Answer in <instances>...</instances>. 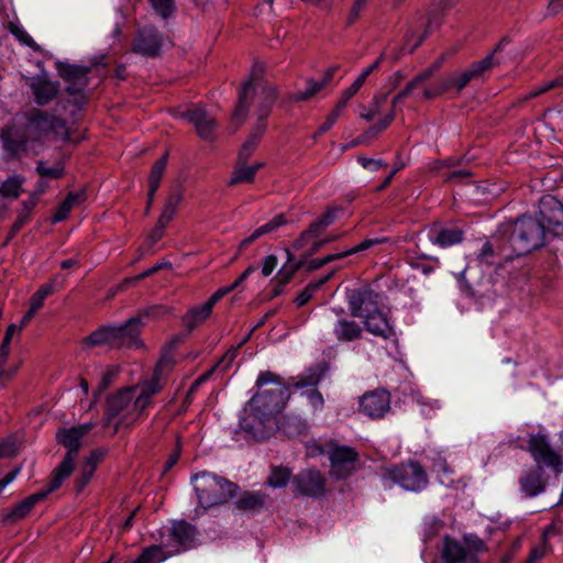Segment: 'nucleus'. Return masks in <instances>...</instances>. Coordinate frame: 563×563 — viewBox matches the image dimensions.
Instances as JSON below:
<instances>
[{
	"label": "nucleus",
	"mask_w": 563,
	"mask_h": 563,
	"mask_svg": "<svg viewBox=\"0 0 563 563\" xmlns=\"http://www.w3.org/2000/svg\"><path fill=\"white\" fill-rule=\"evenodd\" d=\"M197 534L198 530L194 525L184 519L175 520L168 534V541L175 544L176 552L187 551L195 547Z\"/></svg>",
	"instance_id": "nucleus-22"
},
{
	"label": "nucleus",
	"mask_w": 563,
	"mask_h": 563,
	"mask_svg": "<svg viewBox=\"0 0 563 563\" xmlns=\"http://www.w3.org/2000/svg\"><path fill=\"white\" fill-rule=\"evenodd\" d=\"M63 484L51 476L49 482L41 490L31 494L23 500L16 503L2 517L3 525H14L30 516L34 506L47 499L48 495L56 492Z\"/></svg>",
	"instance_id": "nucleus-12"
},
{
	"label": "nucleus",
	"mask_w": 563,
	"mask_h": 563,
	"mask_svg": "<svg viewBox=\"0 0 563 563\" xmlns=\"http://www.w3.org/2000/svg\"><path fill=\"white\" fill-rule=\"evenodd\" d=\"M292 473L288 466L272 465L269 475L266 479V485L272 488H284L292 481Z\"/></svg>",
	"instance_id": "nucleus-36"
},
{
	"label": "nucleus",
	"mask_w": 563,
	"mask_h": 563,
	"mask_svg": "<svg viewBox=\"0 0 563 563\" xmlns=\"http://www.w3.org/2000/svg\"><path fill=\"white\" fill-rule=\"evenodd\" d=\"M173 308L166 305H153L141 309L134 318H140L142 322L144 318L158 320L173 313Z\"/></svg>",
	"instance_id": "nucleus-45"
},
{
	"label": "nucleus",
	"mask_w": 563,
	"mask_h": 563,
	"mask_svg": "<svg viewBox=\"0 0 563 563\" xmlns=\"http://www.w3.org/2000/svg\"><path fill=\"white\" fill-rule=\"evenodd\" d=\"M92 423H81L70 428H58L55 433L57 444L66 449V453L60 463L52 471L51 476L56 481L64 483L75 470V460L77 459L82 439L92 429Z\"/></svg>",
	"instance_id": "nucleus-7"
},
{
	"label": "nucleus",
	"mask_w": 563,
	"mask_h": 563,
	"mask_svg": "<svg viewBox=\"0 0 563 563\" xmlns=\"http://www.w3.org/2000/svg\"><path fill=\"white\" fill-rule=\"evenodd\" d=\"M291 492L295 498L322 499L328 493V481L320 470L316 467L303 468L294 475Z\"/></svg>",
	"instance_id": "nucleus-10"
},
{
	"label": "nucleus",
	"mask_w": 563,
	"mask_h": 563,
	"mask_svg": "<svg viewBox=\"0 0 563 563\" xmlns=\"http://www.w3.org/2000/svg\"><path fill=\"white\" fill-rule=\"evenodd\" d=\"M528 451L537 463L536 465L550 466L556 475L562 472V457L551 448L547 435L541 433L532 434L528 441Z\"/></svg>",
	"instance_id": "nucleus-16"
},
{
	"label": "nucleus",
	"mask_w": 563,
	"mask_h": 563,
	"mask_svg": "<svg viewBox=\"0 0 563 563\" xmlns=\"http://www.w3.org/2000/svg\"><path fill=\"white\" fill-rule=\"evenodd\" d=\"M26 85L30 87L36 108H43L55 100L59 93V81H52L46 73L29 77Z\"/></svg>",
	"instance_id": "nucleus-18"
},
{
	"label": "nucleus",
	"mask_w": 563,
	"mask_h": 563,
	"mask_svg": "<svg viewBox=\"0 0 563 563\" xmlns=\"http://www.w3.org/2000/svg\"><path fill=\"white\" fill-rule=\"evenodd\" d=\"M163 38L154 27H143L137 31L131 51L145 57L156 58L161 56Z\"/></svg>",
	"instance_id": "nucleus-19"
},
{
	"label": "nucleus",
	"mask_w": 563,
	"mask_h": 563,
	"mask_svg": "<svg viewBox=\"0 0 563 563\" xmlns=\"http://www.w3.org/2000/svg\"><path fill=\"white\" fill-rule=\"evenodd\" d=\"M255 179L253 168L246 166V164H242L236 159V165L232 172V178L229 180V186H235L239 184H252Z\"/></svg>",
	"instance_id": "nucleus-44"
},
{
	"label": "nucleus",
	"mask_w": 563,
	"mask_h": 563,
	"mask_svg": "<svg viewBox=\"0 0 563 563\" xmlns=\"http://www.w3.org/2000/svg\"><path fill=\"white\" fill-rule=\"evenodd\" d=\"M429 232L430 241L440 247H449L464 240V231L456 225L446 227L440 222H433Z\"/></svg>",
	"instance_id": "nucleus-24"
},
{
	"label": "nucleus",
	"mask_w": 563,
	"mask_h": 563,
	"mask_svg": "<svg viewBox=\"0 0 563 563\" xmlns=\"http://www.w3.org/2000/svg\"><path fill=\"white\" fill-rule=\"evenodd\" d=\"M162 376L163 375H161L159 373L153 372L152 378L142 386L141 393L147 395L151 398L154 395L158 394L163 388L159 383Z\"/></svg>",
	"instance_id": "nucleus-61"
},
{
	"label": "nucleus",
	"mask_w": 563,
	"mask_h": 563,
	"mask_svg": "<svg viewBox=\"0 0 563 563\" xmlns=\"http://www.w3.org/2000/svg\"><path fill=\"white\" fill-rule=\"evenodd\" d=\"M256 386L260 390L245 404L234 430L247 443L264 442L275 434L279 413L290 398L289 387L271 371L260 373Z\"/></svg>",
	"instance_id": "nucleus-2"
},
{
	"label": "nucleus",
	"mask_w": 563,
	"mask_h": 563,
	"mask_svg": "<svg viewBox=\"0 0 563 563\" xmlns=\"http://www.w3.org/2000/svg\"><path fill=\"white\" fill-rule=\"evenodd\" d=\"M95 473H96V471L91 470V467H87L84 465L81 466L79 475L74 481V490H75L76 495H79L82 493V490L90 483Z\"/></svg>",
	"instance_id": "nucleus-53"
},
{
	"label": "nucleus",
	"mask_w": 563,
	"mask_h": 563,
	"mask_svg": "<svg viewBox=\"0 0 563 563\" xmlns=\"http://www.w3.org/2000/svg\"><path fill=\"white\" fill-rule=\"evenodd\" d=\"M550 533H555L554 525H550V526H548L544 529L543 534H542L543 545L533 547L530 550V553H529L528 556L530 558L531 561H539V560H541L545 555V548H544V545L547 543V537Z\"/></svg>",
	"instance_id": "nucleus-60"
},
{
	"label": "nucleus",
	"mask_w": 563,
	"mask_h": 563,
	"mask_svg": "<svg viewBox=\"0 0 563 563\" xmlns=\"http://www.w3.org/2000/svg\"><path fill=\"white\" fill-rule=\"evenodd\" d=\"M343 209L342 207L331 206L325 209V211L317 218L320 223L328 228L329 225L333 224L336 220L338 213L341 212Z\"/></svg>",
	"instance_id": "nucleus-63"
},
{
	"label": "nucleus",
	"mask_w": 563,
	"mask_h": 563,
	"mask_svg": "<svg viewBox=\"0 0 563 563\" xmlns=\"http://www.w3.org/2000/svg\"><path fill=\"white\" fill-rule=\"evenodd\" d=\"M183 118L194 124L197 134L205 141L213 140V132L217 125L216 119L208 115L203 109L187 110L183 113Z\"/></svg>",
	"instance_id": "nucleus-25"
},
{
	"label": "nucleus",
	"mask_w": 563,
	"mask_h": 563,
	"mask_svg": "<svg viewBox=\"0 0 563 563\" xmlns=\"http://www.w3.org/2000/svg\"><path fill=\"white\" fill-rule=\"evenodd\" d=\"M24 177L21 175H13L3 180L0 185V196L2 198L16 199L23 192L22 185Z\"/></svg>",
	"instance_id": "nucleus-42"
},
{
	"label": "nucleus",
	"mask_w": 563,
	"mask_h": 563,
	"mask_svg": "<svg viewBox=\"0 0 563 563\" xmlns=\"http://www.w3.org/2000/svg\"><path fill=\"white\" fill-rule=\"evenodd\" d=\"M168 558L162 545H150L131 563H161Z\"/></svg>",
	"instance_id": "nucleus-43"
},
{
	"label": "nucleus",
	"mask_w": 563,
	"mask_h": 563,
	"mask_svg": "<svg viewBox=\"0 0 563 563\" xmlns=\"http://www.w3.org/2000/svg\"><path fill=\"white\" fill-rule=\"evenodd\" d=\"M308 88L305 91H299L296 93H291L289 96V99L294 102H303L312 97H314L319 91H321L327 86L321 80H314L312 78H309L307 80Z\"/></svg>",
	"instance_id": "nucleus-47"
},
{
	"label": "nucleus",
	"mask_w": 563,
	"mask_h": 563,
	"mask_svg": "<svg viewBox=\"0 0 563 563\" xmlns=\"http://www.w3.org/2000/svg\"><path fill=\"white\" fill-rule=\"evenodd\" d=\"M168 157L169 153L165 152L151 167L148 175V188L151 189V194L156 192L159 188L161 180L166 170Z\"/></svg>",
	"instance_id": "nucleus-39"
},
{
	"label": "nucleus",
	"mask_w": 563,
	"mask_h": 563,
	"mask_svg": "<svg viewBox=\"0 0 563 563\" xmlns=\"http://www.w3.org/2000/svg\"><path fill=\"white\" fill-rule=\"evenodd\" d=\"M267 495L262 492H244L234 503L243 512H260L266 504Z\"/></svg>",
	"instance_id": "nucleus-34"
},
{
	"label": "nucleus",
	"mask_w": 563,
	"mask_h": 563,
	"mask_svg": "<svg viewBox=\"0 0 563 563\" xmlns=\"http://www.w3.org/2000/svg\"><path fill=\"white\" fill-rule=\"evenodd\" d=\"M507 255H511V249L504 232H500V227L497 233L487 239L479 252L477 253V260L488 266L496 265L503 267L504 263H498L497 260H504L505 263L510 262L507 260Z\"/></svg>",
	"instance_id": "nucleus-17"
},
{
	"label": "nucleus",
	"mask_w": 563,
	"mask_h": 563,
	"mask_svg": "<svg viewBox=\"0 0 563 563\" xmlns=\"http://www.w3.org/2000/svg\"><path fill=\"white\" fill-rule=\"evenodd\" d=\"M256 95V88L254 85V78L251 76L246 81H244L238 95V102L232 113V118L239 124L243 123L249 114L250 106L254 100Z\"/></svg>",
	"instance_id": "nucleus-27"
},
{
	"label": "nucleus",
	"mask_w": 563,
	"mask_h": 563,
	"mask_svg": "<svg viewBox=\"0 0 563 563\" xmlns=\"http://www.w3.org/2000/svg\"><path fill=\"white\" fill-rule=\"evenodd\" d=\"M213 372H214V367H211L209 371L201 374L198 378H196L194 380V383L190 385L189 389L187 390L185 399L181 404V408H180L181 411H186L187 407L192 401L194 394H198L197 389L200 387L201 384H203L205 382H207L210 378V376L213 374Z\"/></svg>",
	"instance_id": "nucleus-50"
},
{
	"label": "nucleus",
	"mask_w": 563,
	"mask_h": 563,
	"mask_svg": "<svg viewBox=\"0 0 563 563\" xmlns=\"http://www.w3.org/2000/svg\"><path fill=\"white\" fill-rule=\"evenodd\" d=\"M442 563H468L467 549L453 537H443V547L440 551Z\"/></svg>",
	"instance_id": "nucleus-28"
},
{
	"label": "nucleus",
	"mask_w": 563,
	"mask_h": 563,
	"mask_svg": "<svg viewBox=\"0 0 563 563\" xmlns=\"http://www.w3.org/2000/svg\"><path fill=\"white\" fill-rule=\"evenodd\" d=\"M198 499L195 517H200L208 509L227 504L239 490V486L230 479L214 473L202 471L191 476Z\"/></svg>",
	"instance_id": "nucleus-5"
},
{
	"label": "nucleus",
	"mask_w": 563,
	"mask_h": 563,
	"mask_svg": "<svg viewBox=\"0 0 563 563\" xmlns=\"http://www.w3.org/2000/svg\"><path fill=\"white\" fill-rule=\"evenodd\" d=\"M107 454L108 450L104 448H97L91 450L89 455L84 459L82 465L97 471L98 464L103 461Z\"/></svg>",
	"instance_id": "nucleus-55"
},
{
	"label": "nucleus",
	"mask_w": 563,
	"mask_h": 563,
	"mask_svg": "<svg viewBox=\"0 0 563 563\" xmlns=\"http://www.w3.org/2000/svg\"><path fill=\"white\" fill-rule=\"evenodd\" d=\"M389 241H390V239L387 236L365 239L362 242H360L358 244H356L345 251H342V253H343L344 257H346V256L369 250L373 246L388 243Z\"/></svg>",
	"instance_id": "nucleus-49"
},
{
	"label": "nucleus",
	"mask_w": 563,
	"mask_h": 563,
	"mask_svg": "<svg viewBox=\"0 0 563 563\" xmlns=\"http://www.w3.org/2000/svg\"><path fill=\"white\" fill-rule=\"evenodd\" d=\"M184 199V188L181 184H177L173 186L166 197L163 210L157 219V221L162 222L165 225L174 219L178 206Z\"/></svg>",
	"instance_id": "nucleus-31"
},
{
	"label": "nucleus",
	"mask_w": 563,
	"mask_h": 563,
	"mask_svg": "<svg viewBox=\"0 0 563 563\" xmlns=\"http://www.w3.org/2000/svg\"><path fill=\"white\" fill-rule=\"evenodd\" d=\"M346 299L350 314L354 318H364L366 313L379 308L380 294L365 286L347 290Z\"/></svg>",
	"instance_id": "nucleus-15"
},
{
	"label": "nucleus",
	"mask_w": 563,
	"mask_h": 563,
	"mask_svg": "<svg viewBox=\"0 0 563 563\" xmlns=\"http://www.w3.org/2000/svg\"><path fill=\"white\" fill-rule=\"evenodd\" d=\"M334 275V271L330 272L324 277L320 278L316 282H310L294 299V302L298 308L303 307L306 303H308L311 298L313 297V294L319 290L325 283H328Z\"/></svg>",
	"instance_id": "nucleus-40"
},
{
	"label": "nucleus",
	"mask_w": 563,
	"mask_h": 563,
	"mask_svg": "<svg viewBox=\"0 0 563 563\" xmlns=\"http://www.w3.org/2000/svg\"><path fill=\"white\" fill-rule=\"evenodd\" d=\"M510 40L505 36L496 45L495 49L481 60L472 63L461 74H454L444 78H441L437 84L440 96L455 88L457 92L464 89L472 80L478 79L486 70L494 66V54L504 48L506 44H509Z\"/></svg>",
	"instance_id": "nucleus-9"
},
{
	"label": "nucleus",
	"mask_w": 563,
	"mask_h": 563,
	"mask_svg": "<svg viewBox=\"0 0 563 563\" xmlns=\"http://www.w3.org/2000/svg\"><path fill=\"white\" fill-rule=\"evenodd\" d=\"M212 310L205 302L190 307L181 317V325L188 333H192L200 324L210 318Z\"/></svg>",
	"instance_id": "nucleus-32"
},
{
	"label": "nucleus",
	"mask_w": 563,
	"mask_h": 563,
	"mask_svg": "<svg viewBox=\"0 0 563 563\" xmlns=\"http://www.w3.org/2000/svg\"><path fill=\"white\" fill-rule=\"evenodd\" d=\"M548 234L563 236V203L552 195H545L539 200L537 217Z\"/></svg>",
	"instance_id": "nucleus-13"
},
{
	"label": "nucleus",
	"mask_w": 563,
	"mask_h": 563,
	"mask_svg": "<svg viewBox=\"0 0 563 563\" xmlns=\"http://www.w3.org/2000/svg\"><path fill=\"white\" fill-rule=\"evenodd\" d=\"M329 461L330 477L334 481H343L356 471L360 454L353 446L333 444L329 451Z\"/></svg>",
	"instance_id": "nucleus-11"
},
{
	"label": "nucleus",
	"mask_w": 563,
	"mask_h": 563,
	"mask_svg": "<svg viewBox=\"0 0 563 563\" xmlns=\"http://www.w3.org/2000/svg\"><path fill=\"white\" fill-rule=\"evenodd\" d=\"M145 323L140 318H130L120 325H101L82 339L87 347L108 346L110 349L142 347L141 332Z\"/></svg>",
	"instance_id": "nucleus-6"
},
{
	"label": "nucleus",
	"mask_w": 563,
	"mask_h": 563,
	"mask_svg": "<svg viewBox=\"0 0 563 563\" xmlns=\"http://www.w3.org/2000/svg\"><path fill=\"white\" fill-rule=\"evenodd\" d=\"M520 492L525 497L532 498L543 493L548 485L542 465H534L519 477Z\"/></svg>",
	"instance_id": "nucleus-23"
},
{
	"label": "nucleus",
	"mask_w": 563,
	"mask_h": 563,
	"mask_svg": "<svg viewBox=\"0 0 563 563\" xmlns=\"http://www.w3.org/2000/svg\"><path fill=\"white\" fill-rule=\"evenodd\" d=\"M278 96V88L275 85L266 84L262 87V97L256 109V125H267L266 120L271 115L273 106L277 101Z\"/></svg>",
	"instance_id": "nucleus-29"
},
{
	"label": "nucleus",
	"mask_w": 563,
	"mask_h": 563,
	"mask_svg": "<svg viewBox=\"0 0 563 563\" xmlns=\"http://www.w3.org/2000/svg\"><path fill=\"white\" fill-rule=\"evenodd\" d=\"M500 232H504L511 255L507 260L521 257L537 251L545 245L547 231L538 218L522 214L515 221L500 225Z\"/></svg>",
	"instance_id": "nucleus-4"
},
{
	"label": "nucleus",
	"mask_w": 563,
	"mask_h": 563,
	"mask_svg": "<svg viewBox=\"0 0 563 563\" xmlns=\"http://www.w3.org/2000/svg\"><path fill=\"white\" fill-rule=\"evenodd\" d=\"M49 134L65 143L79 142L73 140L65 119L36 107L29 108L9 120L0 129V141L8 156L16 159L27 154L31 147L44 145Z\"/></svg>",
	"instance_id": "nucleus-3"
},
{
	"label": "nucleus",
	"mask_w": 563,
	"mask_h": 563,
	"mask_svg": "<svg viewBox=\"0 0 563 563\" xmlns=\"http://www.w3.org/2000/svg\"><path fill=\"white\" fill-rule=\"evenodd\" d=\"M309 426L306 420L295 415H287L278 418L276 431H279L289 439L299 438L308 433Z\"/></svg>",
	"instance_id": "nucleus-30"
},
{
	"label": "nucleus",
	"mask_w": 563,
	"mask_h": 563,
	"mask_svg": "<svg viewBox=\"0 0 563 563\" xmlns=\"http://www.w3.org/2000/svg\"><path fill=\"white\" fill-rule=\"evenodd\" d=\"M341 258H344V255L342 252L332 253L322 258H313V260L309 261L307 263L306 268H307V272H314V271L323 267L324 265H328L329 263L334 262L336 260H341Z\"/></svg>",
	"instance_id": "nucleus-57"
},
{
	"label": "nucleus",
	"mask_w": 563,
	"mask_h": 563,
	"mask_svg": "<svg viewBox=\"0 0 563 563\" xmlns=\"http://www.w3.org/2000/svg\"><path fill=\"white\" fill-rule=\"evenodd\" d=\"M329 369L327 361H321L313 366L309 367L308 374L302 376L297 383L294 384L296 388L314 387L319 384L321 378Z\"/></svg>",
	"instance_id": "nucleus-37"
},
{
	"label": "nucleus",
	"mask_w": 563,
	"mask_h": 563,
	"mask_svg": "<svg viewBox=\"0 0 563 563\" xmlns=\"http://www.w3.org/2000/svg\"><path fill=\"white\" fill-rule=\"evenodd\" d=\"M363 319L364 329L369 333L376 336H380L385 340L395 335V330L389 323L387 314L384 313L380 308L374 310L373 312L366 313Z\"/></svg>",
	"instance_id": "nucleus-26"
},
{
	"label": "nucleus",
	"mask_w": 563,
	"mask_h": 563,
	"mask_svg": "<svg viewBox=\"0 0 563 563\" xmlns=\"http://www.w3.org/2000/svg\"><path fill=\"white\" fill-rule=\"evenodd\" d=\"M55 68L59 78L67 84L65 92L71 97L65 103L74 106L77 111H81L89 102L86 89L90 82L89 74L92 66L57 60L55 62Z\"/></svg>",
	"instance_id": "nucleus-8"
},
{
	"label": "nucleus",
	"mask_w": 563,
	"mask_h": 563,
	"mask_svg": "<svg viewBox=\"0 0 563 563\" xmlns=\"http://www.w3.org/2000/svg\"><path fill=\"white\" fill-rule=\"evenodd\" d=\"M333 332L342 342H352L362 338V328L355 321L346 319H340Z\"/></svg>",
	"instance_id": "nucleus-35"
},
{
	"label": "nucleus",
	"mask_w": 563,
	"mask_h": 563,
	"mask_svg": "<svg viewBox=\"0 0 563 563\" xmlns=\"http://www.w3.org/2000/svg\"><path fill=\"white\" fill-rule=\"evenodd\" d=\"M150 2L154 11L165 20L176 11L174 0H150Z\"/></svg>",
	"instance_id": "nucleus-52"
},
{
	"label": "nucleus",
	"mask_w": 563,
	"mask_h": 563,
	"mask_svg": "<svg viewBox=\"0 0 563 563\" xmlns=\"http://www.w3.org/2000/svg\"><path fill=\"white\" fill-rule=\"evenodd\" d=\"M176 361L174 356V352L164 347L162 349L161 356L155 365L154 372L163 375L165 371H172L175 366Z\"/></svg>",
	"instance_id": "nucleus-51"
},
{
	"label": "nucleus",
	"mask_w": 563,
	"mask_h": 563,
	"mask_svg": "<svg viewBox=\"0 0 563 563\" xmlns=\"http://www.w3.org/2000/svg\"><path fill=\"white\" fill-rule=\"evenodd\" d=\"M256 386L260 390L245 404L234 430L247 443L264 442L275 434L279 413L290 398L289 387L271 371L260 373Z\"/></svg>",
	"instance_id": "nucleus-1"
},
{
	"label": "nucleus",
	"mask_w": 563,
	"mask_h": 563,
	"mask_svg": "<svg viewBox=\"0 0 563 563\" xmlns=\"http://www.w3.org/2000/svg\"><path fill=\"white\" fill-rule=\"evenodd\" d=\"M35 170L41 178L60 179L65 175V166L62 162L49 167L44 161H38Z\"/></svg>",
	"instance_id": "nucleus-46"
},
{
	"label": "nucleus",
	"mask_w": 563,
	"mask_h": 563,
	"mask_svg": "<svg viewBox=\"0 0 563 563\" xmlns=\"http://www.w3.org/2000/svg\"><path fill=\"white\" fill-rule=\"evenodd\" d=\"M183 452V441L181 438L178 435L176 438L175 448L169 453L167 461L164 464L163 467V474H166L169 472L179 461Z\"/></svg>",
	"instance_id": "nucleus-54"
},
{
	"label": "nucleus",
	"mask_w": 563,
	"mask_h": 563,
	"mask_svg": "<svg viewBox=\"0 0 563 563\" xmlns=\"http://www.w3.org/2000/svg\"><path fill=\"white\" fill-rule=\"evenodd\" d=\"M7 30L23 45L32 48L34 52H41V46L32 38L30 34H27L24 30H22L14 22H9L7 24Z\"/></svg>",
	"instance_id": "nucleus-48"
},
{
	"label": "nucleus",
	"mask_w": 563,
	"mask_h": 563,
	"mask_svg": "<svg viewBox=\"0 0 563 563\" xmlns=\"http://www.w3.org/2000/svg\"><path fill=\"white\" fill-rule=\"evenodd\" d=\"M463 544L467 549L468 563H477V554L488 551L484 540L473 533L463 536Z\"/></svg>",
	"instance_id": "nucleus-41"
},
{
	"label": "nucleus",
	"mask_w": 563,
	"mask_h": 563,
	"mask_svg": "<svg viewBox=\"0 0 563 563\" xmlns=\"http://www.w3.org/2000/svg\"><path fill=\"white\" fill-rule=\"evenodd\" d=\"M444 526V521L438 518L430 521L424 530V541L428 542L437 537Z\"/></svg>",
	"instance_id": "nucleus-64"
},
{
	"label": "nucleus",
	"mask_w": 563,
	"mask_h": 563,
	"mask_svg": "<svg viewBox=\"0 0 563 563\" xmlns=\"http://www.w3.org/2000/svg\"><path fill=\"white\" fill-rule=\"evenodd\" d=\"M287 223H288V220H287L286 216L284 213H279V214L275 216L271 221L261 225L256 230L260 232V234L262 236V235H265V234L276 231L277 229H279L280 227H283Z\"/></svg>",
	"instance_id": "nucleus-56"
},
{
	"label": "nucleus",
	"mask_w": 563,
	"mask_h": 563,
	"mask_svg": "<svg viewBox=\"0 0 563 563\" xmlns=\"http://www.w3.org/2000/svg\"><path fill=\"white\" fill-rule=\"evenodd\" d=\"M135 390V386H128L107 396L102 418L103 427H108L114 418L120 416L130 406Z\"/></svg>",
	"instance_id": "nucleus-21"
},
{
	"label": "nucleus",
	"mask_w": 563,
	"mask_h": 563,
	"mask_svg": "<svg viewBox=\"0 0 563 563\" xmlns=\"http://www.w3.org/2000/svg\"><path fill=\"white\" fill-rule=\"evenodd\" d=\"M266 130L267 125H253L247 139L242 144L238 153V158L240 163L247 164L250 157L253 155L258 144L261 143V140L263 139Z\"/></svg>",
	"instance_id": "nucleus-33"
},
{
	"label": "nucleus",
	"mask_w": 563,
	"mask_h": 563,
	"mask_svg": "<svg viewBox=\"0 0 563 563\" xmlns=\"http://www.w3.org/2000/svg\"><path fill=\"white\" fill-rule=\"evenodd\" d=\"M390 409V394L385 389L365 393L360 398V411L372 419H378Z\"/></svg>",
	"instance_id": "nucleus-20"
},
{
	"label": "nucleus",
	"mask_w": 563,
	"mask_h": 563,
	"mask_svg": "<svg viewBox=\"0 0 563 563\" xmlns=\"http://www.w3.org/2000/svg\"><path fill=\"white\" fill-rule=\"evenodd\" d=\"M390 479L408 490H419L428 483V475L424 468L418 463L410 461L388 470Z\"/></svg>",
	"instance_id": "nucleus-14"
},
{
	"label": "nucleus",
	"mask_w": 563,
	"mask_h": 563,
	"mask_svg": "<svg viewBox=\"0 0 563 563\" xmlns=\"http://www.w3.org/2000/svg\"><path fill=\"white\" fill-rule=\"evenodd\" d=\"M71 210H73L71 205L66 199H64L58 205L55 213L52 216L51 223L56 224L58 222L65 221L69 217V213L71 212Z\"/></svg>",
	"instance_id": "nucleus-62"
},
{
	"label": "nucleus",
	"mask_w": 563,
	"mask_h": 563,
	"mask_svg": "<svg viewBox=\"0 0 563 563\" xmlns=\"http://www.w3.org/2000/svg\"><path fill=\"white\" fill-rule=\"evenodd\" d=\"M426 260L433 261L437 264L439 263L437 257H428L426 255H420L411 257L409 260V264L412 268L421 271L424 275H429L434 271V266L427 264Z\"/></svg>",
	"instance_id": "nucleus-58"
},
{
	"label": "nucleus",
	"mask_w": 563,
	"mask_h": 563,
	"mask_svg": "<svg viewBox=\"0 0 563 563\" xmlns=\"http://www.w3.org/2000/svg\"><path fill=\"white\" fill-rule=\"evenodd\" d=\"M117 376V371L112 367L107 368L106 372L102 373L100 383L97 389L93 393V399L96 400L104 390H107L110 385L113 383L114 377Z\"/></svg>",
	"instance_id": "nucleus-59"
},
{
	"label": "nucleus",
	"mask_w": 563,
	"mask_h": 563,
	"mask_svg": "<svg viewBox=\"0 0 563 563\" xmlns=\"http://www.w3.org/2000/svg\"><path fill=\"white\" fill-rule=\"evenodd\" d=\"M563 86V77H556L554 79H551L549 81H545L541 84L540 86L533 88L530 92L527 95L519 97L514 103L512 107H522L526 102L529 100L537 98L554 88L562 87Z\"/></svg>",
	"instance_id": "nucleus-38"
}]
</instances>
